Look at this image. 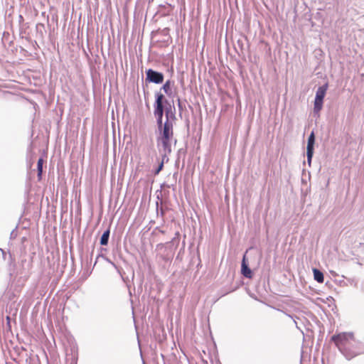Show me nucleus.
Here are the masks:
<instances>
[{"label": "nucleus", "instance_id": "nucleus-2", "mask_svg": "<svg viewBox=\"0 0 364 364\" xmlns=\"http://www.w3.org/2000/svg\"><path fill=\"white\" fill-rule=\"evenodd\" d=\"M159 128V136L156 139L157 146L161 147L164 157L171 151V141L173 138V126L171 122L167 119L163 126Z\"/></svg>", "mask_w": 364, "mask_h": 364}, {"label": "nucleus", "instance_id": "nucleus-6", "mask_svg": "<svg viewBox=\"0 0 364 364\" xmlns=\"http://www.w3.org/2000/svg\"><path fill=\"white\" fill-rule=\"evenodd\" d=\"M328 83H326L325 85L319 87L316 91L315 98H316L318 100H323V98H324L326 91L328 90Z\"/></svg>", "mask_w": 364, "mask_h": 364}, {"label": "nucleus", "instance_id": "nucleus-7", "mask_svg": "<svg viewBox=\"0 0 364 364\" xmlns=\"http://www.w3.org/2000/svg\"><path fill=\"white\" fill-rule=\"evenodd\" d=\"M242 274L247 278H252V273L251 269L248 267L247 264L245 262V255L243 257L242 262Z\"/></svg>", "mask_w": 364, "mask_h": 364}, {"label": "nucleus", "instance_id": "nucleus-5", "mask_svg": "<svg viewBox=\"0 0 364 364\" xmlns=\"http://www.w3.org/2000/svg\"><path fill=\"white\" fill-rule=\"evenodd\" d=\"M164 96L163 94L160 92L156 94V102L154 110L164 112Z\"/></svg>", "mask_w": 364, "mask_h": 364}, {"label": "nucleus", "instance_id": "nucleus-12", "mask_svg": "<svg viewBox=\"0 0 364 364\" xmlns=\"http://www.w3.org/2000/svg\"><path fill=\"white\" fill-rule=\"evenodd\" d=\"M109 237V230H107L102 234V235L101 237L100 244L102 245H107L108 243Z\"/></svg>", "mask_w": 364, "mask_h": 364}, {"label": "nucleus", "instance_id": "nucleus-8", "mask_svg": "<svg viewBox=\"0 0 364 364\" xmlns=\"http://www.w3.org/2000/svg\"><path fill=\"white\" fill-rule=\"evenodd\" d=\"M313 272H314V279L319 283H323L324 281V277H323V273L317 269H314Z\"/></svg>", "mask_w": 364, "mask_h": 364}, {"label": "nucleus", "instance_id": "nucleus-11", "mask_svg": "<svg viewBox=\"0 0 364 364\" xmlns=\"http://www.w3.org/2000/svg\"><path fill=\"white\" fill-rule=\"evenodd\" d=\"M164 112L163 111H156L154 110V115L157 117V124L158 127H161L164 124H162V117H163Z\"/></svg>", "mask_w": 364, "mask_h": 364}, {"label": "nucleus", "instance_id": "nucleus-10", "mask_svg": "<svg viewBox=\"0 0 364 364\" xmlns=\"http://www.w3.org/2000/svg\"><path fill=\"white\" fill-rule=\"evenodd\" d=\"M43 159L42 158H40L38 160V163H37L38 180L41 179V176H42V173H43Z\"/></svg>", "mask_w": 364, "mask_h": 364}, {"label": "nucleus", "instance_id": "nucleus-3", "mask_svg": "<svg viewBox=\"0 0 364 364\" xmlns=\"http://www.w3.org/2000/svg\"><path fill=\"white\" fill-rule=\"evenodd\" d=\"M146 78L150 82L159 84L164 80V75L161 73H158L151 69L146 70Z\"/></svg>", "mask_w": 364, "mask_h": 364}, {"label": "nucleus", "instance_id": "nucleus-9", "mask_svg": "<svg viewBox=\"0 0 364 364\" xmlns=\"http://www.w3.org/2000/svg\"><path fill=\"white\" fill-rule=\"evenodd\" d=\"M323 101L322 100H318L316 98H315V100H314V112L316 113H318L322 107H323Z\"/></svg>", "mask_w": 364, "mask_h": 364}, {"label": "nucleus", "instance_id": "nucleus-13", "mask_svg": "<svg viewBox=\"0 0 364 364\" xmlns=\"http://www.w3.org/2000/svg\"><path fill=\"white\" fill-rule=\"evenodd\" d=\"M171 82L170 80H167L162 87V89L167 95H171Z\"/></svg>", "mask_w": 364, "mask_h": 364}, {"label": "nucleus", "instance_id": "nucleus-4", "mask_svg": "<svg viewBox=\"0 0 364 364\" xmlns=\"http://www.w3.org/2000/svg\"><path fill=\"white\" fill-rule=\"evenodd\" d=\"M314 142H315V135H314V132H312L311 133L310 136H309L308 143H307V149H307L306 154H307V159H308L309 164L311 163V159L313 156Z\"/></svg>", "mask_w": 364, "mask_h": 364}, {"label": "nucleus", "instance_id": "nucleus-14", "mask_svg": "<svg viewBox=\"0 0 364 364\" xmlns=\"http://www.w3.org/2000/svg\"><path fill=\"white\" fill-rule=\"evenodd\" d=\"M163 168H164V161L162 160V161L159 165L158 168L155 171V175L159 174V172L163 169Z\"/></svg>", "mask_w": 364, "mask_h": 364}, {"label": "nucleus", "instance_id": "nucleus-1", "mask_svg": "<svg viewBox=\"0 0 364 364\" xmlns=\"http://www.w3.org/2000/svg\"><path fill=\"white\" fill-rule=\"evenodd\" d=\"M331 340L348 359L356 355L357 353L354 348L355 339L353 333H340L333 335Z\"/></svg>", "mask_w": 364, "mask_h": 364}]
</instances>
